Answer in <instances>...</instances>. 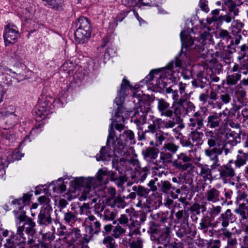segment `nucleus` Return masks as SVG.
Instances as JSON below:
<instances>
[{"label":"nucleus","instance_id":"obj_1","mask_svg":"<svg viewBox=\"0 0 248 248\" xmlns=\"http://www.w3.org/2000/svg\"><path fill=\"white\" fill-rule=\"evenodd\" d=\"M31 196V194L26 193L21 198L12 201V203L15 205L16 208H18L19 211H14L16 215L15 223L17 231L16 234L12 232L10 238L6 239V243L4 245L7 248L26 243V239L23 233L24 231L29 235L28 245H31L35 241L33 239V235L36 233V224L32 219L27 217L26 212L22 210L24 206L30 203Z\"/></svg>","mask_w":248,"mask_h":248},{"label":"nucleus","instance_id":"obj_2","mask_svg":"<svg viewBox=\"0 0 248 248\" xmlns=\"http://www.w3.org/2000/svg\"><path fill=\"white\" fill-rule=\"evenodd\" d=\"M107 171L104 169H99L96 174V179L94 178H85L83 177L77 178L75 180L76 185L79 188H82V192L79 199L81 201L87 200L91 198L94 192L92 187H94V183L96 181L99 183L106 184L107 182H104L103 180L107 176Z\"/></svg>","mask_w":248,"mask_h":248},{"label":"nucleus","instance_id":"obj_3","mask_svg":"<svg viewBox=\"0 0 248 248\" xmlns=\"http://www.w3.org/2000/svg\"><path fill=\"white\" fill-rule=\"evenodd\" d=\"M180 38L182 42V49L190 48L195 49L199 52H202L204 50V46L207 40L210 39V35L208 32L204 31L200 35V38L193 39L192 37L186 34L185 31H182L180 33Z\"/></svg>","mask_w":248,"mask_h":248},{"label":"nucleus","instance_id":"obj_4","mask_svg":"<svg viewBox=\"0 0 248 248\" xmlns=\"http://www.w3.org/2000/svg\"><path fill=\"white\" fill-rule=\"evenodd\" d=\"M219 78L213 73L211 68H207L197 75V78L192 81V86L195 88L204 89L208 87L209 83L217 82Z\"/></svg>","mask_w":248,"mask_h":248},{"label":"nucleus","instance_id":"obj_5","mask_svg":"<svg viewBox=\"0 0 248 248\" xmlns=\"http://www.w3.org/2000/svg\"><path fill=\"white\" fill-rule=\"evenodd\" d=\"M113 125V122L112 121L109 127V134L107 138V145L106 146L102 147L99 154L96 155L97 161H107L114 155L112 149L110 148L111 140L113 141L115 137Z\"/></svg>","mask_w":248,"mask_h":248},{"label":"nucleus","instance_id":"obj_6","mask_svg":"<svg viewBox=\"0 0 248 248\" xmlns=\"http://www.w3.org/2000/svg\"><path fill=\"white\" fill-rule=\"evenodd\" d=\"M182 54H180L179 56H176L174 61H172L170 62L166 68L162 71V73L159 75V78H162V82H166V81L164 80L170 79L172 82L175 81L178 78V73L173 70L174 66L176 68L180 67L182 65V62L181 60L180 59V57Z\"/></svg>","mask_w":248,"mask_h":248},{"label":"nucleus","instance_id":"obj_7","mask_svg":"<svg viewBox=\"0 0 248 248\" xmlns=\"http://www.w3.org/2000/svg\"><path fill=\"white\" fill-rule=\"evenodd\" d=\"M54 102V99L46 95H42L38 99L37 105L35 113L36 115L41 118L42 116L45 117L46 115L52 109V103Z\"/></svg>","mask_w":248,"mask_h":248},{"label":"nucleus","instance_id":"obj_8","mask_svg":"<svg viewBox=\"0 0 248 248\" xmlns=\"http://www.w3.org/2000/svg\"><path fill=\"white\" fill-rule=\"evenodd\" d=\"M151 110L148 102H140L138 110L135 112L134 122L137 126L143 125L146 123L147 114Z\"/></svg>","mask_w":248,"mask_h":248},{"label":"nucleus","instance_id":"obj_9","mask_svg":"<svg viewBox=\"0 0 248 248\" xmlns=\"http://www.w3.org/2000/svg\"><path fill=\"white\" fill-rule=\"evenodd\" d=\"M222 6L224 9H227L228 12L225 15L219 16V21L221 23L223 21L228 23H230L234 17L238 15V9L235 3L232 0H225Z\"/></svg>","mask_w":248,"mask_h":248},{"label":"nucleus","instance_id":"obj_10","mask_svg":"<svg viewBox=\"0 0 248 248\" xmlns=\"http://www.w3.org/2000/svg\"><path fill=\"white\" fill-rule=\"evenodd\" d=\"M19 37L17 28L14 25L9 23L5 27L3 34L4 44L6 46L15 44Z\"/></svg>","mask_w":248,"mask_h":248},{"label":"nucleus","instance_id":"obj_11","mask_svg":"<svg viewBox=\"0 0 248 248\" xmlns=\"http://www.w3.org/2000/svg\"><path fill=\"white\" fill-rule=\"evenodd\" d=\"M241 67L239 64L234 63L232 67H231L227 72L226 78V81L227 85L230 86H234L237 84L242 78L241 74Z\"/></svg>","mask_w":248,"mask_h":248},{"label":"nucleus","instance_id":"obj_12","mask_svg":"<svg viewBox=\"0 0 248 248\" xmlns=\"http://www.w3.org/2000/svg\"><path fill=\"white\" fill-rule=\"evenodd\" d=\"M192 158L184 153L177 155L176 159L172 162V166L176 169L186 171L192 167Z\"/></svg>","mask_w":248,"mask_h":248},{"label":"nucleus","instance_id":"obj_13","mask_svg":"<svg viewBox=\"0 0 248 248\" xmlns=\"http://www.w3.org/2000/svg\"><path fill=\"white\" fill-rule=\"evenodd\" d=\"M85 223L86 232L89 234L90 237H92L94 234H98L100 232L101 224L94 216L91 215L86 218Z\"/></svg>","mask_w":248,"mask_h":248},{"label":"nucleus","instance_id":"obj_14","mask_svg":"<svg viewBox=\"0 0 248 248\" xmlns=\"http://www.w3.org/2000/svg\"><path fill=\"white\" fill-rule=\"evenodd\" d=\"M52 212V208L51 206L46 205L42 207L38 215L37 223L40 225L49 226L52 222L51 217V213Z\"/></svg>","mask_w":248,"mask_h":248},{"label":"nucleus","instance_id":"obj_15","mask_svg":"<svg viewBox=\"0 0 248 248\" xmlns=\"http://www.w3.org/2000/svg\"><path fill=\"white\" fill-rule=\"evenodd\" d=\"M112 145V151L115 156L121 155L124 156H127L130 155V151L127 146L123 144L122 140L118 139L116 136L113 141L111 140L110 145Z\"/></svg>","mask_w":248,"mask_h":248},{"label":"nucleus","instance_id":"obj_16","mask_svg":"<svg viewBox=\"0 0 248 248\" xmlns=\"http://www.w3.org/2000/svg\"><path fill=\"white\" fill-rule=\"evenodd\" d=\"M186 107L191 110L195 108V106L191 102L186 101L185 99H180L177 102H174L172 104L173 114L176 116L185 114L186 113Z\"/></svg>","mask_w":248,"mask_h":248},{"label":"nucleus","instance_id":"obj_17","mask_svg":"<svg viewBox=\"0 0 248 248\" xmlns=\"http://www.w3.org/2000/svg\"><path fill=\"white\" fill-rule=\"evenodd\" d=\"M124 95H118L114 101L117 107V109L115 112V120L117 122H124V117L128 114V111L126 110L125 108L123 106V104L125 99Z\"/></svg>","mask_w":248,"mask_h":248},{"label":"nucleus","instance_id":"obj_18","mask_svg":"<svg viewBox=\"0 0 248 248\" xmlns=\"http://www.w3.org/2000/svg\"><path fill=\"white\" fill-rule=\"evenodd\" d=\"M156 100L157 101V109L160 115L171 118L173 116L172 106H170V104L163 98H157Z\"/></svg>","mask_w":248,"mask_h":248},{"label":"nucleus","instance_id":"obj_19","mask_svg":"<svg viewBox=\"0 0 248 248\" xmlns=\"http://www.w3.org/2000/svg\"><path fill=\"white\" fill-rule=\"evenodd\" d=\"M63 238L69 246H73L81 243L80 231L77 228H73L71 231L67 232Z\"/></svg>","mask_w":248,"mask_h":248},{"label":"nucleus","instance_id":"obj_20","mask_svg":"<svg viewBox=\"0 0 248 248\" xmlns=\"http://www.w3.org/2000/svg\"><path fill=\"white\" fill-rule=\"evenodd\" d=\"M204 117L201 111L195 112L189 118L188 126L192 130H200L204 125Z\"/></svg>","mask_w":248,"mask_h":248},{"label":"nucleus","instance_id":"obj_21","mask_svg":"<svg viewBox=\"0 0 248 248\" xmlns=\"http://www.w3.org/2000/svg\"><path fill=\"white\" fill-rule=\"evenodd\" d=\"M235 219V216L231 210L228 209L220 215L216 223L220 224L222 227L221 229H227L229 224L234 221Z\"/></svg>","mask_w":248,"mask_h":248},{"label":"nucleus","instance_id":"obj_22","mask_svg":"<svg viewBox=\"0 0 248 248\" xmlns=\"http://www.w3.org/2000/svg\"><path fill=\"white\" fill-rule=\"evenodd\" d=\"M248 161V141L245 143L244 148L238 150L234 163L236 168L245 165Z\"/></svg>","mask_w":248,"mask_h":248},{"label":"nucleus","instance_id":"obj_23","mask_svg":"<svg viewBox=\"0 0 248 248\" xmlns=\"http://www.w3.org/2000/svg\"><path fill=\"white\" fill-rule=\"evenodd\" d=\"M218 170L219 172V178L224 183H227L233 177L235 176L234 169L229 165H223L220 166Z\"/></svg>","mask_w":248,"mask_h":248},{"label":"nucleus","instance_id":"obj_24","mask_svg":"<svg viewBox=\"0 0 248 248\" xmlns=\"http://www.w3.org/2000/svg\"><path fill=\"white\" fill-rule=\"evenodd\" d=\"M205 198L207 201L215 203L224 201L220 191L215 187L210 188L205 192Z\"/></svg>","mask_w":248,"mask_h":248},{"label":"nucleus","instance_id":"obj_25","mask_svg":"<svg viewBox=\"0 0 248 248\" xmlns=\"http://www.w3.org/2000/svg\"><path fill=\"white\" fill-rule=\"evenodd\" d=\"M148 174V170L146 167L136 168L131 175L132 183H139L143 182Z\"/></svg>","mask_w":248,"mask_h":248},{"label":"nucleus","instance_id":"obj_26","mask_svg":"<svg viewBox=\"0 0 248 248\" xmlns=\"http://www.w3.org/2000/svg\"><path fill=\"white\" fill-rule=\"evenodd\" d=\"M222 118H219L217 113L214 112L209 114L207 118L206 126L213 129L219 128L222 124Z\"/></svg>","mask_w":248,"mask_h":248},{"label":"nucleus","instance_id":"obj_27","mask_svg":"<svg viewBox=\"0 0 248 248\" xmlns=\"http://www.w3.org/2000/svg\"><path fill=\"white\" fill-rule=\"evenodd\" d=\"M92 31L77 28L75 32L76 41L79 44H83L91 36Z\"/></svg>","mask_w":248,"mask_h":248},{"label":"nucleus","instance_id":"obj_28","mask_svg":"<svg viewBox=\"0 0 248 248\" xmlns=\"http://www.w3.org/2000/svg\"><path fill=\"white\" fill-rule=\"evenodd\" d=\"M200 169L199 175L202 178L203 181L211 180L212 179V170L211 166L207 164H200L198 165Z\"/></svg>","mask_w":248,"mask_h":248},{"label":"nucleus","instance_id":"obj_29","mask_svg":"<svg viewBox=\"0 0 248 248\" xmlns=\"http://www.w3.org/2000/svg\"><path fill=\"white\" fill-rule=\"evenodd\" d=\"M2 121H3L6 124L9 126V127L8 126L4 128L5 129H7L17 124V118L16 115L13 113H10L9 115H3L2 112L0 114V122Z\"/></svg>","mask_w":248,"mask_h":248},{"label":"nucleus","instance_id":"obj_30","mask_svg":"<svg viewBox=\"0 0 248 248\" xmlns=\"http://www.w3.org/2000/svg\"><path fill=\"white\" fill-rule=\"evenodd\" d=\"M219 99L221 101H216L214 103H212L213 108L221 109L223 104H229L231 101V96L228 92H223L219 95Z\"/></svg>","mask_w":248,"mask_h":248},{"label":"nucleus","instance_id":"obj_31","mask_svg":"<svg viewBox=\"0 0 248 248\" xmlns=\"http://www.w3.org/2000/svg\"><path fill=\"white\" fill-rule=\"evenodd\" d=\"M63 220L64 223L70 226H73L78 220V213L68 210L66 212H63Z\"/></svg>","mask_w":248,"mask_h":248},{"label":"nucleus","instance_id":"obj_32","mask_svg":"<svg viewBox=\"0 0 248 248\" xmlns=\"http://www.w3.org/2000/svg\"><path fill=\"white\" fill-rule=\"evenodd\" d=\"M157 125L158 128L162 127V128H169L173 127L176 123L173 120H169L168 121L162 120L160 118H155L153 120V123Z\"/></svg>","mask_w":248,"mask_h":248},{"label":"nucleus","instance_id":"obj_33","mask_svg":"<svg viewBox=\"0 0 248 248\" xmlns=\"http://www.w3.org/2000/svg\"><path fill=\"white\" fill-rule=\"evenodd\" d=\"M198 130H192L189 135V139L191 140L194 146L201 145L203 143V133Z\"/></svg>","mask_w":248,"mask_h":248},{"label":"nucleus","instance_id":"obj_34","mask_svg":"<svg viewBox=\"0 0 248 248\" xmlns=\"http://www.w3.org/2000/svg\"><path fill=\"white\" fill-rule=\"evenodd\" d=\"M142 154L147 161L155 159L158 155V150L154 147H149L142 151Z\"/></svg>","mask_w":248,"mask_h":248},{"label":"nucleus","instance_id":"obj_35","mask_svg":"<svg viewBox=\"0 0 248 248\" xmlns=\"http://www.w3.org/2000/svg\"><path fill=\"white\" fill-rule=\"evenodd\" d=\"M46 2L45 5L57 11H62L63 9V0H42Z\"/></svg>","mask_w":248,"mask_h":248},{"label":"nucleus","instance_id":"obj_36","mask_svg":"<svg viewBox=\"0 0 248 248\" xmlns=\"http://www.w3.org/2000/svg\"><path fill=\"white\" fill-rule=\"evenodd\" d=\"M108 204L109 206L113 208H124L126 205L124 198L120 196L111 199Z\"/></svg>","mask_w":248,"mask_h":248},{"label":"nucleus","instance_id":"obj_37","mask_svg":"<svg viewBox=\"0 0 248 248\" xmlns=\"http://www.w3.org/2000/svg\"><path fill=\"white\" fill-rule=\"evenodd\" d=\"M129 144H134L136 143L135 135L133 131L130 130L124 131L120 135V139Z\"/></svg>","mask_w":248,"mask_h":248},{"label":"nucleus","instance_id":"obj_38","mask_svg":"<svg viewBox=\"0 0 248 248\" xmlns=\"http://www.w3.org/2000/svg\"><path fill=\"white\" fill-rule=\"evenodd\" d=\"M218 56H219L226 63H230V60L231 58L232 52L229 49V46H223L222 49H219L217 51Z\"/></svg>","mask_w":248,"mask_h":248},{"label":"nucleus","instance_id":"obj_39","mask_svg":"<svg viewBox=\"0 0 248 248\" xmlns=\"http://www.w3.org/2000/svg\"><path fill=\"white\" fill-rule=\"evenodd\" d=\"M205 155L208 157L209 160L213 162L211 165L212 169H216L217 167L220 166L219 163V159L216 154L209 151V149H205L204 151Z\"/></svg>","mask_w":248,"mask_h":248},{"label":"nucleus","instance_id":"obj_40","mask_svg":"<svg viewBox=\"0 0 248 248\" xmlns=\"http://www.w3.org/2000/svg\"><path fill=\"white\" fill-rule=\"evenodd\" d=\"M248 209V207L244 203H240L238 208L234 210V212L240 216V220L241 221L247 220L248 218V212L246 210Z\"/></svg>","mask_w":248,"mask_h":248},{"label":"nucleus","instance_id":"obj_41","mask_svg":"<svg viewBox=\"0 0 248 248\" xmlns=\"http://www.w3.org/2000/svg\"><path fill=\"white\" fill-rule=\"evenodd\" d=\"M126 231V229L125 227L120 225V224H117V225L113 227L112 236L116 239L120 238L125 234Z\"/></svg>","mask_w":248,"mask_h":248},{"label":"nucleus","instance_id":"obj_42","mask_svg":"<svg viewBox=\"0 0 248 248\" xmlns=\"http://www.w3.org/2000/svg\"><path fill=\"white\" fill-rule=\"evenodd\" d=\"M77 26L78 29L85 30L86 31H92L91 25L88 19L86 17H81L79 18L77 23Z\"/></svg>","mask_w":248,"mask_h":248},{"label":"nucleus","instance_id":"obj_43","mask_svg":"<svg viewBox=\"0 0 248 248\" xmlns=\"http://www.w3.org/2000/svg\"><path fill=\"white\" fill-rule=\"evenodd\" d=\"M155 132V124H150L147 129L144 131H142L141 133L140 132H138V139L139 140H145L147 138V135L150 134H154Z\"/></svg>","mask_w":248,"mask_h":248},{"label":"nucleus","instance_id":"obj_44","mask_svg":"<svg viewBox=\"0 0 248 248\" xmlns=\"http://www.w3.org/2000/svg\"><path fill=\"white\" fill-rule=\"evenodd\" d=\"M112 236L107 235L103 240L102 243L107 248H117L118 245Z\"/></svg>","mask_w":248,"mask_h":248},{"label":"nucleus","instance_id":"obj_45","mask_svg":"<svg viewBox=\"0 0 248 248\" xmlns=\"http://www.w3.org/2000/svg\"><path fill=\"white\" fill-rule=\"evenodd\" d=\"M132 189L136 192L138 196L143 197H146L150 191L149 189L140 185L133 186Z\"/></svg>","mask_w":248,"mask_h":248},{"label":"nucleus","instance_id":"obj_46","mask_svg":"<svg viewBox=\"0 0 248 248\" xmlns=\"http://www.w3.org/2000/svg\"><path fill=\"white\" fill-rule=\"evenodd\" d=\"M157 125H155V132L154 134H150L155 138V144L156 146L161 145L163 141L165 140L163 133L160 130L157 129Z\"/></svg>","mask_w":248,"mask_h":248},{"label":"nucleus","instance_id":"obj_47","mask_svg":"<svg viewBox=\"0 0 248 248\" xmlns=\"http://www.w3.org/2000/svg\"><path fill=\"white\" fill-rule=\"evenodd\" d=\"M179 148V146L175 143L170 142L164 144L163 149L165 151H169L172 155L175 154Z\"/></svg>","mask_w":248,"mask_h":248},{"label":"nucleus","instance_id":"obj_48","mask_svg":"<svg viewBox=\"0 0 248 248\" xmlns=\"http://www.w3.org/2000/svg\"><path fill=\"white\" fill-rule=\"evenodd\" d=\"M160 160L164 165H167L173 162V155L169 152H162L160 153Z\"/></svg>","mask_w":248,"mask_h":248},{"label":"nucleus","instance_id":"obj_49","mask_svg":"<svg viewBox=\"0 0 248 248\" xmlns=\"http://www.w3.org/2000/svg\"><path fill=\"white\" fill-rule=\"evenodd\" d=\"M117 221L118 222L117 224H120V225L126 228L129 226V216L127 214H121L117 220H113V224H116Z\"/></svg>","mask_w":248,"mask_h":248},{"label":"nucleus","instance_id":"obj_50","mask_svg":"<svg viewBox=\"0 0 248 248\" xmlns=\"http://www.w3.org/2000/svg\"><path fill=\"white\" fill-rule=\"evenodd\" d=\"M222 207L220 206L212 205V207L209 208L207 211V214L211 218H214L221 212Z\"/></svg>","mask_w":248,"mask_h":248},{"label":"nucleus","instance_id":"obj_51","mask_svg":"<svg viewBox=\"0 0 248 248\" xmlns=\"http://www.w3.org/2000/svg\"><path fill=\"white\" fill-rule=\"evenodd\" d=\"M116 214L110 211L107 206L104 210L103 219L108 221L113 220L116 217Z\"/></svg>","mask_w":248,"mask_h":248},{"label":"nucleus","instance_id":"obj_52","mask_svg":"<svg viewBox=\"0 0 248 248\" xmlns=\"http://www.w3.org/2000/svg\"><path fill=\"white\" fill-rule=\"evenodd\" d=\"M211 222L205 217H203L200 221L199 229L202 230L203 232L205 233L207 232L208 228L210 226Z\"/></svg>","mask_w":248,"mask_h":248},{"label":"nucleus","instance_id":"obj_53","mask_svg":"<svg viewBox=\"0 0 248 248\" xmlns=\"http://www.w3.org/2000/svg\"><path fill=\"white\" fill-rule=\"evenodd\" d=\"M93 204V207L94 208L95 212L98 214L104 211L106 207L104 201L101 200H99L98 202L96 201Z\"/></svg>","mask_w":248,"mask_h":248},{"label":"nucleus","instance_id":"obj_54","mask_svg":"<svg viewBox=\"0 0 248 248\" xmlns=\"http://www.w3.org/2000/svg\"><path fill=\"white\" fill-rule=\"evenodd\" d=\"M129 86V82L125 78H124L121 85V89L118 93V95H123L125 96L126 90Z\"/></svg>","mask_w":248,"mask_h":248},{"label":"nucleus","instance_id":"obj_55","mask_svg":"<svg viewBox=\"0 0 248 248\" xmlns=\"http://www.w3.org/2000/svg\"><path fill=\"white\" fill-rule=\"evenodd\" d=\"M157 185L161 190L164 193H168L171 188V184L167 181H161L160 183H157Z\"/></svg>","mask_w":248,"mask_h":248},{"label":"nucleus","instance_id":"obj_56","mask_svg":"<svg viewBox=\"0 0 248 248\" xmlns=\"http://www.w3.org/2000/svg\"><path fill=\"white\" fill-rule=\"evenodd\" d=\"M93 196H92L91 198H90V200H91V202H89L87 203H84L82 206L80 207V214H82L83 213V209H89L92 207H93V204L96 202V199L94 198H92ZM89 200V199H88L86 201Z\"/></svg>","mask_w":248,"mask_h":248},{"label":"nucleus","instance_id":"obj_57","mask_svg":"<svg viewBox=\"0 0 248 248\" xmlns=\"http://www.w3.org/2000/svg\"><path fill=\"white\" fill-rule=\"evenodd\" d=\"M240 50L238 52L239 56L237 57V59L239 61H241L243 59L247 54L248 51V46L244 44L240 47Z\"/></svg>","mask_w":248,"mask_h":248},{"label":"nucleus","instance_id":"obj_58","mask_svg":"<svg viewBox=\"0 0 248 248\" xmlns=\"http://www.w3.org/2000/svg\"><path fill=\"white\" fill-rule=\"evenodd\" d=\"M2 137L10 142H13L16 139V135L12 131H5L2 134Z\"/></svg>","mask_w":248,"mask_h":248},{"label":"nucleus","instance_id":"obj_59","mask_svg":"<svg viewBox=\"0 0 248 248\" xmlns=\"http://www.w3.org/2000/svg\"><path fill=\"white\" fill-rule=\"evenodd\" d=\"M180 143L183 147L192 148L194 146V145L192 144V142L190 139H189V137L188 139L184 138L181 139L180 140Z\"/></svg>","mask_w":248,"mask_h":248},{"label":"nucleus","instance_id":"obj_60","mask_svg":"<svg viewBox=\"0 0 248 248\" xmlns=\"http://www.w3.org/2000/svg\"><path fill=\"white\" fill-rule=\"evenodd\" d=\"M32 11L29 8H26L22 11V16L25 19H31L32 17Z\"/></svg>","mask_w":248,"mask_h":248},{"label":"nucleus","instance_id":"obj_61","mask_svg":"<svg viewBox=\"0 0 248 248\" xmlns=\"http://www.w3.org/2000/svg\"><path fill=\"white\" fill-rule=\"evenodd\" d=\"M219 36L222 40H225L227 41H228L231 38V36L229 34V32L224 30H220L219 33Z\"/></svg>","mask_w":248,"mask_h":248},{"label":"nucleus","instance_id":"obj_62","mask_svg":"<svg viewBox=\"0 0 248 248\" xmlns=\"http://www.w3.org/2000/svg\"><path fill=\"white\" fill-rule=\"evenodd\" d=\"M126 181V178L125 176L121 175L118 177L114 182L118 186V187H122Z\"/></svg>","mask_w":248,"mask_h":248},{"label":"nucleus","instance_id":"obj_63","mask_svg":"<svg viewBox=\"0 0 248 248\" xmlns=\"http://www.w3.org/2000/svg\"><path fill=\"white\" fill-rule=\"evenodd\" d=\"M186 233V228L184 226H181L176 231V235L179 238H182Z\"/></svg>","mask_w":248,"mask_h":248},{"label":"nucleus","instance_id":"obj_64","mask_svg":"<svg viewBox=\"0 0 248 248\" xmlns=\"http://www.w3.org/2000/svg\"><path fill=\"white\" fill-rule=\"evenodd\" d=\"M55 238L53 232H46L43 234V239L45 241H48L51 242Z\"/></svg>","mask_w":248,"mask_h":248}]
</instances>
